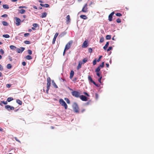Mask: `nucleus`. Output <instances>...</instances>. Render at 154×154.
Masks as SVG:
<instances>
[{
	"label": "nucleus",
	"instance_id": "nucleus-38",
	"mask_svg": "<svg viewBox=\"0 0 154 154\" xmlns=\"http://www.w3.org/2000/svg\"><path fill=\"white\" fill-rule=\"evenodd\" d=\"M4 51L2 49H0V53L1 54H3L4 53Z\"/></svg>",
	"mask_w": 154,
	"mask_h": 154
},
{
	"label": "nucleus",
	"instance_id": "nucleus-43",
	"mask_svg": "<svg viewBox=\"0 0 154 154\" xmlns=\"http://www.w3.org/2000/svg\"><path fill=\"white\" fill-rule=\"evenodd\" d=\"M1 102L2 103H3L5 105L7 104L8 103L7 102V101H1Z\"/></svg>",
	"mask_w": 154,
	"mask_h": 154
},
{
	"label": "nucleus",
	"instance_id": "nucleus-28",
	"mask_svg": "<svg viewBox=\"0 0 154 154\" xmlns=\"http://www.w3.org/2000/svg\"><path fill=\"white\" fill-rule=\"evenodd\" d=\"M111 38V35H107L106 36V39L107 40H109Z\"/></svg>",
	"mask_w": 154,
	"mask_h": 154
},
{
	"label": "nucleus",
	"instance_id": "nucleus-12",
	"mask_svg": "<svg viewBox=\"0 0 154 154\" xmlns=\"http://www.w3.org/2000/svg\"><path fill=\"white\" fill-rule=\"evenodd\" d=\"M70 21V19L69 15H67L66 17V23L67 24H68Z\"/></svg>",
	"mask_w": 154,
	"mask_h": 154
},
{
	"label": "nucleus",
	"instance_id": "nucleus-8",
	"mask_svg": "<svg viewBox=\"0 0 154 154\" xmlns=\"http://www.w3.org/2000/svg\"><path fill=\"white\" fill-rule=\"evenodd\" d=\"M15 19L16 22V25L17 26H19L20 25V22L21 21L20 19L17 17H15Z\"/></svg>",
	"mask_w": 154,
	"mask_h": 154
},
{
	"label": "nucleus",
	"instance_id": "nucleus-31",
	"mask_svg": "<svg viewBox=\"0 0 154 154\" xmlns=\"http://www.w3.org/2000/svg\"><path fill=\"white\" fill-rule=\"evenodd\" d=\"M100 68L99 67V66L96 69L95 71L96 72H99V71H100Z\"/></svg>",
	"mask_w": 154,
	"mask_h": 154
},
{
	"label": "nucleus",
	"instance_id": "nucleus-54",
	"mask_svg": "<svg viewBox=\"0 0 154 154\" xmlns=\"http://www.w3.org/2000/svg\"><path fill=\"white\" fill-rule=\"evenodd\" d=\"M11 85L10 84H7L6 85V86L8 88H9L11 87Z\"/></svg>",
	"mask_w": 154,
	"mask_h": 154
},
{
	"label": "nucleus",
	"instance_id": "nucleus-5",
	"mask_svg": "<svg viewBox=\"0 0 154 154\" xmlns=\"http://www.w3.org/2000/svg\"><path fill=\"white\" fill-rule=\"evenodd\" d=\"M25 48L23 47H20V48H17L16 51L18 53H20L23 52Z\"/></svg>",
	"mask_w": 154,
	"mask_h": 154
},
{
	"label": "nucleus",
	"instance_id": "nucleus-52",
	"mask_svg": "<svg viewBox=\"0 0 154 154\" xmlns=\"http://www.w3.org/2000/svg\"><path fill=\"white\" fill-rule=\"evenodd\" d=\"M8 16V15L7 14H4L2 15L1 17H7Z\"/></svg>",
	"mask_w": 154,
	"mask_h": 154
},
{
	"label": "nucleus",
	"instance_id": "nucleus-16",
	"mask_svg": "<svg viewBox=\"0 0 154 154\" xmlns=\"http://www.w3.org/2000/svg\"><path fill=\"white\" fill-rule=\"evenodd\" d=\"M74 74V72L73 70H71L70 73V79H72V78L73 77Z\"/></svg>",
	"mask_w": 154,
	"mask_h": 154
},
{
	"label": "nucleus",
	"instance_id": "nucleus-61",
	"mask_svg": "<svg viewBox=\"0 0 154 154\" xmlns=\"http://www.w3.org/2000/svg\"><path fill=\"white\" fill-rule=\"evenodd\" d=\"M49 88H47V90H46V92L47 94H48V90H49Z\"/></svg>",
	"mask_w": 154,
	"mask_h": 154
},
{
	"label": "nucleus",
	"instance_id": "nucleus-21",
	"mask_svg": "<svg viewBox=\"0 0 154 154\" xmlns=\"http://www.w3.org/2000/svg\"><path fill=\"white\" fill-rule=\"evenodd\" d=\"M20 13L21 14H24L25 12V11L24 9H21L20 10H19Z\"/></svg>",
	"mask_w": 154,
	"mask_h": 154
},
{
	"label": "nucleus",
	"instance_id": "nucleus-37",
	"mask_svg": "<svg viewBox=\"0 0 154 154\" xmlns=\"http://www.w3.org/2000/svg\"><path fill=\"white\" fill-rule=\"evenodd\" d=\"M104 41V38L103 37H102L100 38V43L103 42Z\"/></svg>",
	"mask_w": 154,
	"mask_h": 154
},
{
	"label": "nucleus",
	"instance_id": "nucleus-47",
	"mask_svg": "<svg viewBox=\"0 0 154 154\" xmlns=\"http://www.w3.org/2000/svg\"><path fill=\"white\" fill-rule=\"evenodd\" d=\"M14 139H15V140L17 141L18 142H19L20 143H21V142L20 141L17 139V137H15L14 138Z\"/></svg>",
	"mask_w": 154,
	"mask_h": 154
},
{
	"label": "nucleus",
	"instance_id": "nucleus-1",
	"mask_svg": "<svg viewBox=\"0 0 154 154\" xmlns=\"http://www.w3.org/2000/svg\"><path fill=\"white\" fill-rule=\"evenodd\" d=\"M59 102L60 104L63 106L64 107L65 109H66L67 108V105L66 102L64 101V100L62 99H60L59 100Z\"/></svg>",
	"mask_w": 154,
	"mask_h": 154
},
{
	"label": "nucleus",
	"instance_id": "nucleus-41",
	"mask_svg": "<svg viewBox=\"0 0 154 154\" xmlns=\"http://www.w3.org/2000/svg\"><path fill=\"white\" fill-rule=\"evenodd\" d=\"M87 61V59L86 58H85L83 60V63H85Z\"/></svg>",
	"mask_w": 154,
	"mask_h": 154
},
{
	"label": "nucleus",
	"instance_id": "nucleus-24",
	"mask_svg": "<svg viewBox=\"0 0 154 154\" xmlns=\"http://www.w3.org/2000/svg\"><path fill=\"white\" fill-rule=\"evenodd\" d=\"M17 103L20 105H21L22 104V102L19 99H17L16 100Z\"/></svg>",
	"mask_w": 154,
	"mask_h": 154
},
{
	"label": "nucleus",
	"instance_id": "nucleus-60",
	"mask_svg": "<svg viewBox=\"0 0 154 154\" xmlns=\"http://www.w3.org/2000/svg\"><path fill=\"white\" fill-rule=\"evenodd\" d=\"M114 14V12H112L109 15H110V16H112H112Z\"/></svg>",
	"mask_w": 154,
	"mask_h": 154
},
{
	"label": "nucleus",
	"instance_id": "nucleus-58",
	"mask_svg": "<svg viewBox=\"0 0 154 154\" xmlns=\"http://www.w3.org/2000/svg\"><path fill=\"white\" fill-rule=\"evenodd\" d=\"M83 93H84V94H85V95H87V96H88V97H89V95L87 93H86V92H84Z\"/></svg>",
	"mask_w": 154,
	"mask_h": 154
},
{
	"label": "nucleus",
	"instance_id": "nucleus-55",
	"mask_svg": "<svg viewBox=\"0 0 154 154\" xmlns=\"http://www.w3.org/2000/svg\"><path fill=\"white\" fill-rule=\"evenodd\" d=\"M92 50L91 48H90L88 49V51L89 52L91 53V52H92Z\"/></svg>",
	"mask_w": 154,
	"mask_h": 154
},
{
	"label": "nucleus",
	"instance_id": "nucleus-40",
	"mask_svg": "<svg viewBox=\"0 0 154 154\" xmlns=\"http://www.w3.org/2000/svg\"><path fill=\"white\" fill-rule=\"evenodd\" d=\"M24 43L26 44H30V42L28 41H25Z\"/></svg>",
	"mask_w": 154,
	"mask_h": 154
},
{
	"label": "nucleus",
	"instance_id": "nucleus-63",
	"mask_svg": "<svg viewBox=\"0 0 154 154\" xmlns=\"http://www.w3.org/2000/svg\"><path fill=\"white\" fill-rule=\"evenodd\" d=\"M66 50H65V49H64V51H63V56H64L65 54V52H66Z\"/></svg>",
	"mask_w": 154,
	"mask_h": 154
},
{
	"label": "nucleus",
	"instance_id": "nucleus-20",
	"mask_svg": "<svg viewBox=\"0 0 154 154\" xmlns=\"http://www.w3.org/2000/svg\"><path fill=\"white\" fill-rule=\"evenodd\" d=\"M47 15V13L46 12H44L42 14L41 17L42 18L45 17H46Z\"/></svg>",
	"mask_w": 154,
	"mask_h": 154
},
{
	"label": "nucleus",
	"instance_id": "nucleus-18",
	"mask_svg": "<svg viewBox=\"0 0 154 154\" xmlns=\"http://www.w3.org/2000/svg\"><path fill=\"white\" fill-rule=\"evenodd\" d=\"M80 17L81 18L85 20L86 19H87V16L84 15H80Z\"/></svg>",
	"mask_w": 154,
	"mask_h": 154
},
{
	"label": "nucleus",
	"instance_id": "nucleus-59",
	"mask_svg": "<svg viewBox=\"0 0 154 154\" xmlns=\"http://www.w3.org/2000/svg\"><path fill=\"white\" fill-rule=\"evenodd\" d=\"M22 64L23 66H25L26 65V63L25 62H23L22 63Z\"/></svg>",
	"mask_w": 154,
	"mask_h": 154
},
{
	"label": "nucleus",
	"instance_id": "nucleus-10",
	"mask_svg": "<svg viewBox=\"0 0 154 154\" xmlns=\"http://www.w3.org/2000/svg\"><path fill=\"white\" fill-rule=\"evenodd\" d=\"M87 4H85L84 6L82 9V11L83 12H86L87 11L88 8H87Z\"/></svg>",
	"mask_w": 154,
	"mask_h": 154
},
{
	"label": "nucleus",
	"instance_id": "nucleus-3",
	"mask_svg": "<svg viewBox=\"0 0 154 154\" xmlns=\"http://www.w3.org/2000/svg\"><path fill=\"white\" fill-rule=\"evenodd\" d=\"M72 95L76 97H79L80 94L78 92L76 91H74L72 92Z\"/></svg>",
	"mask_w": 154,
	"mask_h": 154
},
{
	"label": "nucleus",
	"instance_id": "nucleus-6",
	"mask_svg": "<svg viewBox=\"0 0 154 154\" xmlns=\"http://www.w3.org/2000/svg\"><path fill=\"white\" fill-rule=\"evenodd\" d=\"M88 79L89 81H90L91 82L93 83L94 85H96L97 87H98L99 86L93 80L91 77L90 75H88Z\"/></svg>",
	"mask_w": 154,
	"mask_h": 154
},
{
	"label": "nucleus",
	"instance_id": "nucleus-51",
	"mask_svg": "<svg viewBox=\"0 0 154 154\" xmlns=\"http://www.w3.org/2000/svg\"><path fill=\"white\" fill-rule=\"evenodd\" d=\"M29 35V33H25L24 34V36L25 37H27Z\"/></svg>",
	"mask_w": 154,
	"mask_h": 154
},
{
	"label": "nucleus",
	"instance_id": "nucleus-49",
	"mask_svg": "<svg viewBox=\"0 0 154 154\" xmlns=\"http://www.w3.org/2000/svg\"><path fill=\"white\" fill-rule=\"evenodd\" d=\"M0 70L1 71H2L3 70V68L1 64H0Z\"/></svg>",
	"mask_w": 154,
	"mask_h": 154
},
{
	"label": "nucleus",
	"instance_id": "nucleus-29",
	"mask_svg": "<svg viewBox=\"0 0 154 154\" xmlns=\"http://www.w3.org/2000/svg\"><path fill=\"white\" fill-rule=\"evenodd\" d=\"M13 100V99L12 97H8V98L7 101L8 102H10L12 100Z\"/></svg>",
	"mask_w": 154,
	"mask_h": 154
},
{
	"label": "nucleus",
	"instance_id": "nucleus-14",
	"mask_svg": "<svg viewBox=\"0 0 154 154\" xmlns=\"http://www.w3.org/2000/svg\"><path fill=\"white\" fill-rule=\"evenodd\" d=\"M40 5L43 7H45L46 8H48L49 7V5L47 4H40Z\"/></svg>",
	"mask_w": 154,
	"mask_h": 154
},
{
	"label": "nucleus",
	"instance_id": "nucleus-56",
	"mask_svg": "<svg viewBox=\"0 0 154 154\" xmlns=\"http://www.w3.org/2000/svg\"><path fill=\"white\" fill-rule=\"evenodd\" d=\"M47 82H51V80L50 77H48L47 79Z\"/></svg>",
	"mask_w": 154,
	"mask_h": 154
},
{
	"label": "nucleus",
	"instance_id": "nucleus-13",
	"mask_svg": "<svg viewBox=\"0 0 154 154\" xmlns=\"http://www.w3.org/2000/svg\"><path fill=\"white\" fill-rule=\"evenodd\" d=\"M87 41H85L82 45V47L84 48H86L87 47Z\"/></svg>",
	"mask_w": 154,
	"mask_h": 154
},
{
	"label": "nucleus",
	"instance_id": "nucleus-9",
	"mask_svg": "<svg viewBox=\"0 0 154 154\" xmlns=\"http://www.w3.org/2000/svg\"><path fill=\"white\" fill-rule=\"evenodd\" d=\"M80 97L82 101H87L88 100V98L83 95H81Z\"/></svg>",
	"mask_w": 154,
	"mask_h": 154
},
{
	"label": "nucleus",
	"instance_id": "nucleus-36",
	"mask_svg": "<svg viewBox=\"0 0 154 154\" xmlns=\"http://www.w3.org/2000/svg\"><path fill=\"white\" fill-rule=\"evenodd\" d=\"M97 60L96 59H95L94 60V61H93V64L94 65H95L96 64V63H97Z\"/></svg>",
	"mask_w": 154,
	"mask_h": 154
},
{
	"label": "nucleus",
	"instance_id": "nucleus-64",
	"mask_svg": "<svg viewBox=\"0 0 154 154\" xmlns=\"http://www.w3.org/2000/svg\"><path fill=\"white\" fill-rule=\"evenodd\" d=\"M106 65L107 67H109V65L108 63H106Z\"/></svg>",
	"mask_w": 154,
	"mask_h": 154
},
{
	"label": "nucleus",
	"instance_id": "nucleus-39",
	"mask_svg": "<svg viewBox=\"0 0 154 154\" xmlns=\"http://www.w3.org/2000/svg\"><path fill=\"white\" fill-rule=\"evenodd\" d=\"M116 16L118 17H120L122 16V14L120 13H117L116 14Z\"/></svg>",
	"mask_w": 154,
	"mask_h": 154
},
{
	"label": "nucleus",
	"instance_id": "nucleus-53",
	"mask_svg": "<svg viewBox=\"0 0 154 154\" xmlns=\"http://www.w3.org/2000/svg\"><path fill=\"white\" fill-rule=\"evenodd\" d=\"M102 78V76H100V78L98 80L99 82L100 83H101V80Z\"/></svg>",
	"mask_w": 154,
	"mask_h": 154
},
{
	"label": "nucleus",
	"instance_id": "nucleus-35",
	"mask_svg": "<svg viewBox=\"0 0 154 154\" xmlns=\"http://www.w3.org/2000/svg\"><path fill=\"white\" fill-rule=\"evenodd\" d=\"M112 16H110V15H109V18H108V20H109V21H112Z\"/></svg>",
	"mask_w": 154,
	"mask_h": 154
},
{
	"label": "nucleus",
	"instance_id": "nucleus-15",
	"mask_svg": "<svg viewBox=\"0 0 154 154\" xmlns=\"http://www.w3.org/2000/svg\"><path fill=\"white\" fill-rule=\"evenodd\" d=\"M10 48L11 49L13 50H16V48H17L16 46L13 45H10Z\"/></svg>",
	"mask_w": 154,
	"mask_h": 154
},
{
	"label": "nucleus",
	"instance_id": "nucleus-62",
	"mask_svg": "<svg viewBox=\"0 0 154 154\" xmlns=\"http://www.w3.org/2000/svg\"><path fill=\"white\" fill-rule=\"evenodd\" d=\"M33 8H34V9H37V7L35 6H33Z\"/></svg>",
	"mask_w": 154,
	"mask_h": 154
},
{
	"label": "nucleus",
	"instance_id": "nucleus-23",
	"mask_svg": "<svg viewBox=\"0 0 154 154\" xmlns=\"http://www.w3.org/2000/svg\"><path fill=\"white\" fill-rule=\"evenodd\" d=\"M3 7L4 8L6 9H8L9 8L8 5H3Z\"/></svg>",
	"mask_w": 154,
	"mask_h": 154
},
{
	"label": "nucleus",
	"instance_id": "nucleus-34",
	"mask_svg": "<svg viewBox=\"0 0 154 154\" xmlns=\"http://www.w3.org/2000/svg\"><path fill=\"white\" fill-rule=\"evenodd\" d=\"M51 82H47V88H50V87L51 85Z\"/></svg>",
	"mask_w": 154,
	"mask_h": 154
},
{
	"label": "nucleus",
	"instance_id": "nucleus-48",
	"mask_svg": "<svg viewBox=\"0 0 154 154\" xmlns=\"http://www.w3.org/2000/svg\"><path fill=\"white\" fill-rule=\"evenodd\" d=\"M19 8H27V7L25 6H19Z\"/></svg>",
	"mask_w": 154,
	"mask_h": 154
},
{
	"label": "nucleus",
	"instance_id": "nucleus-4",
	"mask_svg": "<svg viewBox=\"0 0 154 154\" xmlns=\"http://www.w3.org/2000/svg\"><path fill=\"white\" fill-rule=\"evenodd\" d=\"M72 43V41H69L66 45L65 49V50H68L70 48L71 44Z\"/></svg>",
	"mask_w": 154,
	"mask_h": 154
},
{
	"label": "nucleus",
	"instance_id": "nucleus-30",
	"mask_svg": "<svg viewBox=\"0 0 154 154\" xmlns=\"http://www.w3.org/2000/svg\"><path fill=\"white\" fill-rule=\"evenodd\" d=\"M3 37L5 38H8L10 37V36L8 34H5L3 35Z\"/></svg>",
	"mask_w": 154,
	"mask_h": 154
},
{
	"label": "nucleus",
	"instance_id": "nucleus-19",
	"mask_svg": "<svg viewBox=\"0 0 154 154\" xmlns=\"http://www.w3.org/2000/svg\"><path fill=\"white\" fill-rule=\"evenodd\" d=\"M82 64V63L81 62H79L78 65L77 67V69H79L81 68Z\"/></svg>",
	"mask_w": 154,
	"mask_h": 154
},
{
	"label": "nucleus",
	"instance_id": "nucleus-33",
	"mask_svg": "<svg viewBox=\"0 0 154 154\" xmlns=\"http://www.w3.org/2000/svg\"><path fill=\"white\" fill-rule=\"evenodd\" d=\"M98 66L100 68L101 67L102 68L104 66V62H103L101 64Z\"/></svg>",
	"mask_w": 154,
	"mask_h": 154
},
{
	"label": "nucleus",
	"instance_id": "nucleus-25",
	"mask_svg": "<svg viewBox=\"0 0 154 154\" xmlns=\"http://www.w3.org/2000/svg\"><path fill=\"white\" fill-rule=\"evenodd\" d=\"M52 84L56 88H58L56 84L55 83L54 81V80L52 81Z\"/></svg>",
	"mask_w": 154,
	"mask_h": 154
},
{
	"label": "nucleus",
	"instance_id": "nucleus-50",
	"mask_svg": "<svg viewBox=\"0 0 154 154\" xmlns=\"http://www.w3.org/2000/svg\"><path fill=\"white\" fill-rule=\"evenodd\" d=\"M38 25L36 23H33L32 25L34 27H36Z\"/></svg>",
	"mask_w": 154,
	"mask_h": 154
},
{
	"label": "nucleus",
	"instance_id": "nucleus-44",
	"mask_svg": "<svg viewBox=\"0 0 154 154\" xmlns=\"http://www.w3.org/2000/svg\"><path fill=\"white\" fill-rule=\"evenodd\" d=\"M112 47H109L107 49V51H110V50H112Z\"/></svg>",
	"mask_w": 154,
	"mask_h": 154
},
{
	"label": "nucleus",
	"instance_id": "nucleus-57",
	"mask_svg": "<svg viewBox=\"0 0 154 154\" xmlns=\"http://www.w3.org/2000/svg\"><path fill=\"white\" fill-rule=\"evenodd\" d=\"M97 75L99 77H100V73L99 72H96Z\"/></svg>",
	"mask_w": 154,
	"mask_h": 154
},
{
	"label": "nucleus",
	"instance_id": "nucleus-32",
	"mask_svg": "<svg viewBox=\"0 0 154 154\" xmlns=\"http://www.w3.org/2000/svg\"><path fill=\"white\" fill-rule=\"evenodd\" d=\"M12 67V66L11 64H8L7 65V67L8 69H11Z\"/></svg>",
	"mask_w": 154,
	"mask_h": 154
},
{
	"label": "nucleus",
	"instance_id": "nucleus-7",
	"mask_svg": "<svg viewBox=\"0 0 154 154\" xmlns=\"http://www.w3.org/2000/svg\"><path fill=\"white\" fill-rule=\"evenodd\" d=\"M5 108L9 111L13 110L14 109V107L8 105H5Z\"/></svg>",
	"mask_w": 154,
	"mask_h": 154
},
{
	"label": "nucleus",
	"instance_id": "nucleus-17",
	"mask_svg": "<svg viewBox=\"0 0 154 154\" xmlns=\"http://www.w3.org/2000/svg\"><path fill=\"white\" fill-rule=\"evenodd\" d=\"M109 42H107L106 43V44L105 45V46H104L103 47V48L104 49V50H106L107 47H108V46H109Z\"/></svg>",
	"mask_w": 154,
	"mask_h": 154
},
{
	"label": "nucleus",
	"instance_id": "nucleus-2",
	"mask_svg": "<svg viewBox=\"0 0 154 154\" xmlns=\"http://www.w3.org/2000/svg\"><path fill=\"white\" fill-rule=\"evenodd\" d=\"M74 111L76 112H79V107L77 104L75 103L72 105Z\"/></svg>",
	"mask_w": 154,
	"mask_h": 154
},
{
	"label": "nucleus",
	"instance_id": "nucleus-22",
	"mask_svg": "<svg viewBox=\"0 0 154 154\" xmlns=\"http://www.w3.org/2000/svg\"><path fill=\"white\" fill-rule=\"evenodd\" d=\"M26 58L27 60H30L32 59V57L31 56L28 55L26 56Z\"/></svg>",
	"mask_w": 154,
	"mask_h": 154
},
{
	"label": "nucleus",
	"instance_id": "nucleus-26",
	"mask_svg": "<svg viewBox=\"0 0 154 154\" xmlns=\"http://www.w3.org/2000/svg\"><path fill=\"white\" fill-rule=\"evenodd\" d=\"M2 24L5 26H7L8 25V23L7 22L5 21H3L2 22Z\"/></svg>",
	"mask_w": 154,
	"mask_h": 154
},
{
	"label": "nucleus",
	"instance_id": "nucleus-42",
	"mask_svg": "<svg viewBox=\"0 0 154 154\" xmlns=\"http://www.w3.org/2000/svg\"><path fill=\"white\" fill-rule=\"evenodd\" d=\"M28 52L29 54L31 55L32 54V51L30 50H28Z\"/></svg>",
	"mask_w": 154,
	"mask_h": 154
},
{
	"label": "nucleus",
	"instance_id": "nucleus-27",
	"mask_svg": "<svg viewBox=\"0 0 154 154\" xmlns=\"http://www.w3.org/2000/svg\"><path fill=\"white\" fill-rule=\"evenodd\" d=\"M64 100L68 104L70 103V101L68 98H65Z\"/></svg>",
	"mask_w": 154,
	"mask_h": 154
},
{
	"label": "nucleus",
	"instance_id": "nucleus-46",
	"mask_svg": "<svg viewBox=\"0 0 154 154\" xmlns=\"http://www.w3.org/2000/svg\"><path fill=\"white\" fill-rule=\"evenodd\" d=\"M116 22L118 23H120L121 22V20L119 18H118L116 20Z\"/></svg>",
	"mask_w": 154,
	"mask_h": 154
},
{
	"label": "nucleus",
	"instance_id": "nucleus-45",
	"mask_svg": "<svg viewBox=\"0 0 154 154\" xmlns=\"http://www.w3.org/2000/svg\"><path fill=\"white\" fill-rule=\"evenodd\" d=\"M102 57V56H100L99 57V58L97 60V62H99L100 60V59Z\"/></svg>",
	"mask_w": 154,
	"mask_h": 154
},
{
	"label": "nucleus",
	"instance_id": "nucleus-11",
	"mask_svg": "<svg viewBox=\"0 0 154 154\" xmlns=\"http://www.w3.org/2000/svg\"><path fill=\"white\" fill-rule=\"evenodd\" d=\"M58 35V33L56 32L54 35V38L53 39V41L52 42V44H54L56 41V38Z\"/></svg>",
	"mask_w": 154,
	"mask_h": 154
}]
</instances>
